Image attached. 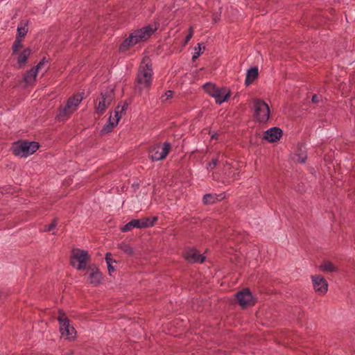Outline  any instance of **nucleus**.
I'll use <instances>...</instances> for the list:
<instances>
[{"mask_svg": "<svg viewBox=\"0 0 355 355\" xmlns=\"http://www.w3.org/2000/svg\"><path fill=\"white\" fill-rule=\"evenodd\" d=\"M156 30V26L148 25L133 31L121 44L120 50L126 51L130 47L147 40Z\"/></svg>", "mask_w": 355, "mask_h": 355, "instance_id": "f257e3e1", "label": "nucleus"}, {"mask_svg": "<svg viewBox=\"0 0 355 355\" xmlns=\"http://www.w3.org/2000/svg\"><path fill=\"white\" fill-rule=\"evenodd\" d=\"M153 76L151 63L148 58H144L141 62L137 73V83L141 89L149 88Z\"/></svg>", "mask_w": 355, "mask_h": 355, "instance_id": "f03ea898", "label": "nucleus"}, {"mask_svg": "<svg viewBox=\"0 0 355 355\" xmlns=\"http://www.w3.org/2000/svg\"><path fill=\"white\" fill-rule=\"evenodd\" d=\"M39 144L35 141H19L12 146V151L16 156L27 157L33 154L38 148Z\"/></svg>", "mask_w": 355, "mask_h": 355, "instance_id": "7ed1b4c3", "label": "nucleus"}, {"mask_svg": "<svg viewBox=\"0 0 355 355\" xmlns=\"http://www.w3.org/2000/svg\"><path fill=\"white\" fill-rule=\"evenodd\" d=\"M205 92L215 99L216 103L221 104L230 97V91L227 87H218L212 83H206L203 86Z\"/></svg>", "mask_w": 355, "mask_h": 355, "instance_id": "20e7f679", "label": "nucleus"}, {"mask_svg": "<svg viewBox=\"0 0 355 355\" xmlns=\"http://www.w3.org/2000/svg\"><path fill=\"white\" fill-rule=\"evenodd\" d=\"M83 97L78 94L71 97L65 106L60 107L57 114V118L60 121H64L71 114H72L78 108L79 104L82 101Z\"/></svg>", "mask_w": 355, "mask_h": 355, "instance_id": "39448f33", "label": "nucleus"}, {"mask_svg": "<svg viewBox=\"0 0 355 355\" xmlns=\"http://www.w3.org/2000/svg\"><path fill=\"white\" fill-rule=\"evenodd\" d=\"M90 260V257L86 250L73 249L71 253V265L78 270H85Z\"/></svg>", "mask_w": 355, "mask_h": 355, "instance_id": "423d86ee", "label": "nucleus"}, {"mask_svg": "<svg viewBox=\"0 0 355 355\" xmlns=\"http://www.w3.org/2000/svg\"><path fill=\"white\" fill-rule=\"evenodd\" d=\"M114 98L112 89L106 90L101 94L95 103V113L98 115L103 114L106 109L110 105Z\"/></svg>", "mask_w": 355, "mask_h": 355, "instance_id": "0eeeda50", "label": "nucleus"}, {"mask_svg": "<svg viewBox=\"0 0 355 355\" xmlns=\"http://www.w3.org/2000/svg\"><path fill=\"white\" fill-rule=\"evenodd\" d=\"M58 320L60 324V331L62 336L67 339H73L76 337V331L70 324L69 320L62 311H59Z\"/></svg>", "mask_w": 355, "mask_h": 355, "instance_id": "6e6552de", "label": "nucleus"}, {"mask_svg": "<svg viewBox=\"0 0 355 355\" xmlns=\"http://www.w3.org/2000/svg\"><path fill=\"white\" fill-rule=\"evenodd\" d=\"M254 116L259 122H266L270 117V108L268 105L261 99H254L253 101Z\"/></svg>", "mask_w": 355, "mask_h": 355, "instance_id": "1a4fd4ad", "label": "nucleus"}, {"mask_svg": "<svg viewBox=\"0 0 355 355\" xmlns=\"http://www.w3.org/2000/svg\"><path fill=\"white\" fill-rule=\"evenodd\" d=\"M126 110V105H118L114 110L115 120H112V114H110L107 123L101 130L102 134L110 132L119 123V120Z\"/></svg>", "mask_w": 355, "mask_h": 355, "instance_id": "9d476101", "label": "nucleus"}, {"mask_svg": "<svg viewBox=\"0 0 355 355\" xmlns=\"http://www.w3.org/2000/svg\"><path fill=\"white\" fill-rule=\"evenodd\" d=\"M157 220V217H148L142 219H134L121 227L122 232H128L133 228H146L151 227Z\"/></svg>", "mask_w": 355, "mask_h": 355, "instance_id": "9b49d317", "label": "nucleus"}, {"mask_svg": "<svg viewBox=\"0 0 355 355\" xmlns=\"http://www.w3.org/2000/svg\"><path fill=\"white\" fill-rule=\"evenodd\" d=\"M45 62L46 60L44 58L35 67L26 71L21 83L22 87H26L34 84L39 71L44 67Z\"/></svg>", "mask_w": 355, "mask_h": 355, "instance_id": "f8f14e48", "label": "nucleus"}, {"mask_svg": "<svg viewBox=\"0 0 355 355\" xmlns=\"http://www.w3.org/2000/svg\"><path fill=\"white\" fill-rule=\"evenodd\" d=\"M171 149L168 143H164L163 146L155 145L149 151V157L153 161H159L164 159Z\"/></svg>", "mask_w": 355, "mask_h": 355, "instance_id": "ddd939ff", "label": "nucleus"}, {"mask_svg": "<svg viewBox=\"0 0 355 355\" xmlns=\"http://www.w3.org/2000/svg\"><path fill=\"white\" fill-rule=\"evenodd\" d=\"M313 287L315 293L320 295H324L328 291V283L320 275L311 276Z\"/></svg>", "mask_w": 355, "mask_h": 355, "instance_id": "4468645a", "label": "nucleus"}, {"mask_svg": "<svg viewBox=\"0 0 355 355\" xmlns=\"http://www.w3.org/2000/svg\"><path fill=\"white\" fill-rule=\"evenodd\" d=\"M236 300L243 308L252 306L255 304V299L248 289H243L236 295Z\"/></svg>", "mask_w": 355, "mask_h": 355, "instance_id": "2eb2a0df", "label": "nucleus"}, {"mask_svg": "<svg viewBox=\"0 0 355 355\" xmlns=\"http://www.w3.org/2000/svg\"><path fill=\"white\" fill-rule=\"evenodd\" d=\"M31 54V49L30 48H26L22 51L12 54L17 61L19 68H24L26 65L28 58Z\"/></svg>", "mask_w": 355, "mask_h": 355, "instance_id": "dca6fc26", "label": "nucleus"}, {"mask_svg": "<svg viewBox=\"0 0 355 355\" xmlns=\"http://www.w3.org/2000/svg\"><path fill=\"white\" fill-rule=\"evenodd\" d=\"M282 137V130L273 127L267 130L263 134V139L270 143L276 142Z\"/></svg>", "mask_w": 355, "mask_h": 355, "instance_id": "f3484780", "label": "nucleus"}, {"mask_svg": "<svg viewBox=\"0 0 355 355\" xmlns=\"http://www.w3.org/2000/svg\"><path fill=\"white\" fill-rule=\"evenodd\" d=\"M89 284L93 286L100 284L103 280V275L96 267L89 268L87 272Z\"/></svg>", "mask_w": 355, "mask_h": 355, "instance_id": "a211bd4d", "label": "nucleus"}, {"mask_svg": "<svg viewBox=\"0 0 355 355\" xmlns=\"http://www.w3.org/2000/svg\"><path fill=\"white\" fill-rule=\"evenodd\" d=\"M186 259L191 263H202L205 257L200 254L195 249L188 250L184 254Z\"/></svg>", "mask_w": 355, "mask_h": 355, "instance_id": "6ab92c4d", "label": "nucleus"}, {"mask_svg": "<svg viewBox=\"0 0 355 355\" xmlns=\"http://www.w3.org/2000/svg\"><path fill=\"white\" fill-rule=\"evenodd\" d=\"M258 68L252 67L248 70L246 73V78L245 83L246 85H249L253 83V81L258 77Z\"/></svg>", "mask_w": 355, "mask_h": 355, "instance_id": "aec40b11", "label": "nucleus"}, {"mask_svg": "<svg viewBox=\"0 0 355 355\" xmlns=\"http://www.w3.org/2000/svg\"><path fill=\"white\" fill-rule=\"evenodd\" d=\"M223 198V197L222 196V194L216 195V194L209 193V194H206L203 196L202 200H203L204 204L208 205V204H213Z\"/></svg>", "mask_w": 355, "mask_h": 355, "instance_id": "412c9836", "label": "nucleus"}, {"mask_svg": "<svg viewBox=\"0 0 355 355\" xmlns=\"http://www.w3.org/2000/svg\"><path fill=\"white\" fill-rule=\"evenodd\" d=\"M28 32L27 24L25 22H21L17 26V37L23 38L25 37Z\"/></svg>", "mask_w": 355, "mask_h": 355, "instance_id": "4be33fe9", "label": "nucleus"}, {"mask_svg": "<svg viewBox=\"0 0 355 355\" xmlns=\"http://www.w3.org/2000/svg\"><path fill=\"white\" fill-rule=\"evenodd\" d=\"M320 268L321 270L324 272H335L336 271V267L330 261H324L320 265Z\"/></svg>", "mask_w": 355, "mask_h": 355, "instance_id": "5701e85b", "label": "nucleus"}, {"mask_svg": "<svg viewBox=\"0 0 355 355\" xmlns=\"http://www.w3.org/2000/svg\"><path fill=\"white\" fill-rule=\"evenodd\" d=\"M23 47L22 39L19 37H16V39L12 44V54L17 53L21 51V48Z\"/></svg>", "mask_w": 355, "mask_h": 355, "instance_id": "b1692460", "label": "nucleus"}, {"mask_svg": "<svg viewBox=\"0 0 355 355\" xmlns=\"http://www.w3.org/2000/svg\"><path fill=\"white\" fill-rule=\"evenodd\" d=\"M105 260L107 265L108 272L111 275L112 273L114 272L115 270L114 267L113 266V263H115V261L112 259V258L111 257V254L108 253L106 254Z\"/></svg>", "mask_w": 355, "mask_h": 355, "instance_id": "393cba45", "label": "nucleus"}, {"mask_svg": "<svg viewBox=\"0 0 355 355\" xmlns=\"http://www.w3.org/2000/svg\"><path fill=\"white\" fill-rule=\"evenodd\" d=\"M307 158L306 154L304 151H302L301 149L300 152L295 155L294 159H295L297 162L300 163H304Z\"/></svg>", "mask_w": 355, "mask_h": 355, "instance_id": "a878e982", "label": "nucleus"}, {"mask_svg": "<svg viewBox=\"0 0 355 355\" xmlns=\"http://www.w3.org/2000/svg\"><path fill=\"white\" fill-rule=\"evenodd\" d=\"M119 248L128 254H133V249L132 248V247L130 245H129L127 243H123L120 244Z\"/></svg>", "mask_w": 355, "mask_h": 355, "instance_id": "bb28decb", "label": "nucleus"}, {"mask_svg": "<svg viewBox=\"0 0 355 355\" xmlns=\"http://www.w3.org/2000/svg\"><path fill=\"white\" fill-rule=\"evenodd\" d=\"M173 96V92L171 90L167 91L164 94H163L160 99L162 102H166L168 100L171 99Z\"/></svg>", "mask_w": 355, "mask_h": 355, "instance_id": "cd10ccee", "label": "nucleus"}, {"mask_svg": "<svg viewBox=\"0 0 355 355\" xmlns=\"http://www.w3.org/2000/svg\"><path fill=\"white\" fill-rule=\"evenodd\" d=\"M201 53H202V47H201V44H199L198 48L195 49V53L193 55V60L197 59Z\"/></svg>", "mask_w": 355, "mask_h": 355, "instance_id": "c85d7f7f", "label": "nucleus"}, {"mask_svg": "<svg viewBox=\"0 0 355 355\" xmlns=\"http://www.w3.org/2000/svg\"><path fill=\"white\" fill-rule=\"evenodd\" d=\"M56 226V221L54 220H53L49 225H46L43 230L44 232H49L51 231L55 228Z\"/></svg>", "mask_w": 355, "mask_h": 355, "instance_id": "c756f323", "label": "nucleus"}, {"mask_svg": "<svg viewBox=\"0 0 355 355\" xmlns=\"http://www.w3.org/2000/svg\"><path fill=\"white\" fill-rule=\"evenodd\" d=\"M217 163H218L217 158L214 159L210 163H209L208 166H207V169H208L209 172H211L212 171V169L216 166Z\"/></svg>", "mask_w": 355, "mask_h": 355, "instance_id": "7c9ffc66", "label": "nucleus"}, {"mask_svg": "<svg viewBox=\"0 0 355 355\" xmlns=\"http://www.w3.org/2000/svg\"><path fill=\"white\" fill-rule=\"evenodd\" d=\"M193 28L191 27L189 28V33L188 34V35L185 38V42H184V44H186L187 43H188V42L191 40V38L193 36Z\"/></svg>", "mask_w": 355, "mask_h": 355, "instance_id": "2f4dec72", "label": "nucleus"}, {"mask_svg": "<svg viewBox=\"0 0 355 355\" xmlns=\"http://www.w3.org/2000/svg\"><path fill=\"white\" fill-rule=\"evenodd\" d=\"M320 101V97L317 95H313L312 97V102L313 103H318Z\"/></svg>", "mask_w": 355, "mask_h": 355, "instance_id": "473e14b6", "label": "nucleus"}, {"mask_svg": "<svg viewBox=\"0 0 355 355\" xmlns=\"http://www.w3.org/2000/svg\"><path fill=\"white\" fill-rule=\"evenodd\" d=\"M211 177H212V178H213V179H214V180H217V179H218V176L217 175V174H216V173H214V172L212 173Z\"/></svg>", "mask_w": 355, "mask_h": 355, "instance_id": "72a5a7b5", "label": "nucleus"}, {"mask_svg": "<svg viewBox=\"0 0 355 355\" xmlns=\"http://www.w3.org/2000/svg\"><path fill=\"white\" fill-rule=\"evenodd\" d=\"M211 138L213 139H216L217 138V135L216 133H213L211 134Z\"/></svg>", "mask_w": 355, "mask_h": 355, "instance_id": "f704fd0d", "label": "nucleus"}, {"mask_svg": "<svg viewBox=\"0 0 355 355\" xmlns=\"http://www.w3.org/2000/svg\"><path fill=\"white\" fill-rule=\"evenodd\" d=\"M112 114V120H115V116H114V112L113 113H111Z\"/></svg>", "mask_w": 355, "mask_h": 355, "instance_id": "c9c22d12", "label": "nucleus"}]
</instances>
